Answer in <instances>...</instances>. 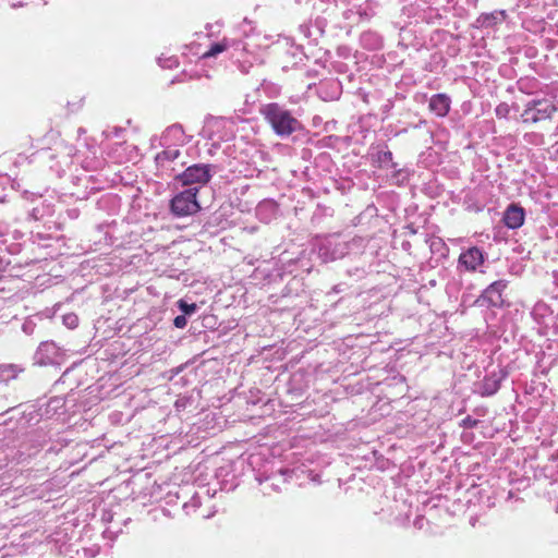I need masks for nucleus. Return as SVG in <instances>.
Returning <instances> with one entry per match:
<instances>
[{"label":"nucleus","instance_id":"nucleus-1","mask_svg":"<svg viewBox=\"0 0 558 558\" xmlns=\"http://www.w3.org/2000/svg\"><path fill=\"white\" fill-rule=\"evenodd\" d=\"M260 113L271 125L277 135L289 136L299 128V121L277 102H270L260 108Z\"/></svg>","mask_w":558,"mask_h":558},{"label":"nucleus","instance_id":"nucleus-2","mask_svg":"<svg viewBox=\"0 0 558 558\" xmlns=\"http://www.w3.org/2000/svg\"><path fill=\"white\" fill-rule=\"evenodd\" d=\"M557 107L548 99H534L526 104L521 118L523 123L536 124L545 121H551Z\"/></svg>","mask_w":558,"mask_h":558},{"label":"nucleus","instance_id":"nucleus-3","mask_svg":"<svg viewBox=\"0 0 558 558\" xmlns=\"http://www.w3.org/2000/svg\"><path fill=\"white\" fill-rule=\"evenodd\" d=\"M198 187H190L177 195L170 202V209L177 217L191 216L201 210V205L197 201Z\"/></svg>","mask_w":558,"mask_h":558},{"label":"nucleus","instance_id":"nucleus-4","mask_svg":"<svg viewBox=\"0 0 558 558\" xmlns=\"http://www.w3.org/2000/svg\"><path fill=\"white\" fill-rule=\"evenodd\" d=\"M211 178L208 165H193L186 168L178 179L183 185L206 184Z\"/></svg>","mask_w":558,"mask_h":558},{"label":"nucleus","instance_id":"nucleus-5","mask_svg":"<svg viewBox=\"0 0 558 558\" xmlns=\"http://www.w3.org/2000/svg\"><path fill=\"white\" fill-rule=\"evenodd\" d=\"M34 359L39 365L59 364L63 359V353L54 342L45 341L38 347Z\"/></svg>","mask_w":558,"mask_h":558},{"label":"nucleus","instance_id":"nucleus-6","mask_svg":"<svg viewBox=\"0 0 558 558\" xmlns=\"http://www.w3.org/2000/svg\"><path fill=\"white\" fill-rule=\"evenodd\" d=\"M524 218L523 207L518 204H511L505 210L502 220L508 228L517 229L523 225Z\"/></svg>","mask_w":558,"mask_h":558},{"label":"nucleus","instance_id":"nucleus-7","mask_svg":"<svg viewBox=\"0 0 558 558\" xmlns=\"http://www.w3.org/2000/svg\"><path fill=\"white\" fill-rule=\"evenodd\" d=\"M484 260L483 253L477 246H470L466 251L460 254L459 262L468 270H474Z\"/></svg>","mask_w":558,"mask_h":558},{"label":"nucleus","instance_id":"nucleus-8","mask_svg":"<svg viewBox=\"0 0 558 558\" xmlns=\"http://www.w3.org/2000/svg\"><path fill=\"white\" fill-rule=\"evenodd\" d=\"M506 288L504 280L493 282L483 293L482 298L492 306H499L502 304V291Z\"/></svg>","mask_w":558,"mask_h":558},{"label":"nucleus","instance_id":"nucleus-9","mask_svg":"<svg viewBox=\"0 0 558 558\" xmlns=\"http://www.w3.org/2000/svg\"><path fill=\"white\" fill-rule=\"evenodd\" d=\"M451 100L446 94L433 95L429 99L428 108L437 117L444 118L450 110Z\"/></svg>","mask_w":558,"mask_h":558},{"label":"nucleus","instance_id":"nucleus-10","mask_svg":"<svg viewBox=\"0 0 558 558\" xmlns=\"http://www.w3.org/2000/svg\"><path fill=\"white\" fill-rule=\"evenodd\" d=\"M507 19V13L505 10L494 11L490 13H482L477 22L483 27H494L497 24H500Z\"/></svg>","mask_w":558,"mask_h":558},{"label":"nucleus","instance_id":"nucleus-11","mask_svg":"<svg viewBox=\"0 0 558 558\" xmlns=\"http://www.w3.org/2000/svg\"><path fill=\"white\" fill-rule=\"evenodd\" d=\"M236 44L235 40L229 38H222L220 41L213 44L207 51L202 54V59L215 58L219 53L225 52L229 47Z\"/></svg>","mask_w":558,"mask_h":558},{"label":"nucleus","instance_id":"nucleus-12","mask_svg":"<svg viewBox=\"0 0 558 558\" xmlns=\"http://www.w3.org/2000/svg\"><path fill=\"white\" fill-rule=\"evenodd\" d=\"M22 372H24V367L22 365L0 364V383H8L15 379Z\"/></svg>","mask_w":558,"mask_h":558},{"label":"nucleus","instance_id":"nucleus-13","mask_svg":"<svg viewBox=\"0 0 558 558\" xmlns=\"http://www.w3.org/2000/svg\"><path fill=\"white\" fill-rule=\"evenodd\" d=\"M179 304V308L183 312V314L185 315H191L193 314L196 310H197V306L195 303H187L185 302L184 300H180L178 302Z\"/></svg>","mask_w":558,"mask_h":558},{"label":"nucleus","instance_id":"nucleus-14","mask_svg":"<svg viewBox=\"0 0 558 558\" xmlns=\"http://www.w3.org/2000/svg\"><path fill=\"white\" fill-rule=\"evenodd\" d=\"M63 324L73 329L78 325V317L73 313L66 314L63 316Z\"/></svg>","mask_w":558,"mask_h":558},{"label":"nucleus","instance_id":"nucleus-15","mask_svg":"<svg viewBox=\"0 0 558 558\" xmlns=\"http://www.w3.org/2000/svg\"><path fill=\"white\" fill-rule=\"evenodd\" d=\"M331 248H332V246H327V245L318 246V255H319V257H322L323 262L327 263V262L333 260L336 258L333 256L329 257V253H330Z\"/></svg>","mask_w":558,"mask_h":558},{"label":"nucleus","instance_id":"nucleus-16","mask_svg":"<svg viewBox=\"0 0 558 558\" xmlns=\"http://www.w3.org/2000/svg\"><path fill=\"white\" fill-rule=\"evenodd\" d=\"M173 324L177 328H184L187 324V319L184 315H179L174 318Z\"/></svg>","mask_w":558,"mask_h":558},{"label":"nucleus","instance_id":"nucleus-17","mask_svg":"<svg viewBox=\"0 0 558 558\" xmlns=\"http://www.w3.org/2000/svg\"><path fill=\"white\" fill-rule=\"evenodd\" d=\"M509 109H508V106L502 104V105H499L497 108H496V114L497 117H506L507 113H508Z\"/></svg>","mask_w":558,"mask_h":558},{"label":"nucleus","instance_id":"nucleus-18","mask_svg":"<svg viewBox=\"0 0 558 558\" xmlns=\"http://www.w3.org/2000/svg\"><path fill=\"white\" fill-rule=\"evenodd\" d=\"M497 389H498V386L496 384H494V386L492 388H485V393L493 395L497 391Z\"/></svg>","mask_w":558,"mask_h":558},{"label":"nucleus","instance_id":"nucleus-19","mask_svg":"<svg viewBox=\"0 0 558 558\" xmlns=\"http://www.w3.org/2000/svg\"><path fill=\"white\" fill-rule=\"evenodd\" d=\"M475 423V421H471L470 418L464 420V424L468 426H473Z\"/></svg>","mask_w":558,"mask_h":558},{"label":"nucleus","instance_id":"nucleus-20","mask_svg":"<svg viewBox=\"0 0 558 558\" xmlns=\"http://www.w3.org/2000/svg\"><path fill=\"white\" fill-rule=\"evenodd\" d=\"M242 51H243V52H245V53H247V52H248V49H247L246 45H243V46H242Z\"/></svg>","mask_w":558,"mask_h":558}]
</instances>
